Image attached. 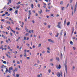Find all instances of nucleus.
I'll return each instance as SVG.
<instances>
[{
  "mask_svg": "<svg viewBox=\"0 0 77 77\" xmlns=\"http://www.w3.org/2000/svg\"><path fill=\"white\" fill-rule=\"evenodd\" d=\"M66 63H67V62L66 61L65 62L64 66H65V70L66 72V73H67V72H68V66H67V65H66Z\"/></svg>",
  "mask_w": 77,
  "mask_h": 77,
  "instance_id": "1",
  "label": "nucleus"
},
{
  "mask_svg": "<svg viewBox=\"0 0 77 77\" xmlns=\"http://www.w3.org/2000/svg\"><path fill=\"white\" fill-rule=\"evenodd\" d=\"M77 2H76V4L75 6V9H74V13L75 12V11H76V8H77Z\"/></svg>",
  "mask_w": 77,
  "mask_h": 77,
  "instance_id": "2",
  "label": "nucleus"
},
{
  "mask_svg": "<svg viewBox=\"0 0 77 77\" xmlns=\"http://www.w3.org/2000/svg\"><path fill=\"white\" fill-rule=\"evenodd\" d=\"M26 51H27V50L26 49L24 51L25 53L24 54V56L25 57H27V55H26Z\"/></svg>",
  "mask_w": 77,
  "mask_h": 77,
  "instance_id": "3",
  "label": "nucleus"
},
{
  "mask_svg": "<svg viewBox=\"0 0 77 77\" xmlns=\"http://www.w3.org/2000/svg\"><path fill=\"white\" fill-rule=\"evenodd\" d=\"M57 75L58 77H60V72H58L57 74Z\"/></svg>",
  "mask_w": 77,
  "mask_h": 77,
  "instance_id": "4",
  "label": "nucleus"
},
{
  "mask_svg": "<svg viewBox=\"0 0 77 77\" xmlns=\"http://www.w3.org/2000/svg\"><path fill=\"white\" fill-rule=\"evenodd\" d=\"M17 8L16 9H20V5H18L16 6Z\"/></svg>",
  "mask_w": 77,
  "mask_h": 77,
  "instance_id": "5",
  "label": "nucleus"
},
{
  "mask_svg": "<svg viewBox=\"0 0 77 77\" xmlns=\"http://www.w3.org/2000/svg\"><path fill=\"white\" fill-rule=\"evenodd\" d=\"M8 55H9V54H6V56H7V57H9L10 59H11V56H9Z\"/></svg>",
  "mask_w": 77,
  "mask_h": 77,
  "instance_id": "6",
  "label": "nucleus"
},
{
  "mask_svg": "<svg viewBox=\"0 0 77 77\" xmlns=\"http://www.w3.org/2000/svg\"><path fill=\"white\" fill-rule=\"evenodd\" d=\"M40 11H38V12L40 14H41V13H42V9L40 10Z\"/></svg>",
  "mask_w": 77,
  "mask_h": 77,
  "instance_id": "7",
  "label": "nucleus"
},
{
  "mask_svg": "<svg viewBox=\"0 0 77 77\" xmlns=\"http://www.w3.org/2000/svg\"><path fill=\"white\" fill-rule=\"evenodd\" d=\"M9 69L10 70H13V67L11 66L9 68Z\"/></svg>",
  "mask_w": 77,
  "mask_h": 77,
  "instance_id": "8",
  "label": "nucleus"
},
{
  "mask_svg": "<svg viewBox=\"0 0 77 77\" xmlns=\"http://www.w3.org/2000/svg\"><path fill=\"white\" fill-rule=\"evenodd\" d=\"M29 12V15H30L32 14V13H31V10H29L28 11Z\"/></svg>",
  "mask_w": 77,
  "mask_h": 77,
  "instance_id": "9",
  "label": "nucleus"
},
{
  "mask_svg": "<svg viewBox=\"0 0 77 77\" xmlns=\"http://www.w3.org/2000/svg\"><path fill=\"white\" fill-rule=\"evenodd\" d=\"M56 59L57 60L58 62H59L60 60V59L59 57H57L56 58Z\"/></svg>",
  "mask_w": 77,
  "mask_h": 77,
  "instance_id": "10",
  "label": "nucleus"
},
{
  "mask_svg": "<svg viewBox=\"0 0 77 77\" xmlns=\"http://www.w3.org/2000/svg\"><path fill=\"white\" fill-rule=\"evenodd\" d=\"M45 11H46V12H50V10H48V9L46 8V9Z\"/></svg>",
  "mask_w": 77,
  "mask_h": 77,
  "instance_id": "11",
  "label": "nucleus"
},
{
  "mask_svg": "<svg viewBox=\"0 0 77 77\" xmlns=\"http://www.w3.org/2000/svg\"><path fill=\"white\" fill-rule=\"evenodd\" d=\"M2 38H4V39H6V36H5L4 35L2 34Z\"/></svg>",
  "mask_w": 77,
  "mask_h": 77,
  "instance_id": "12",
  "label": "nucleus"
},
{
  "mask_svg": "<svg viewBox=\"0 0 77 77\" xmlns=\"http://www.w3.org/2000/svg\"><path fill=\"white\" fill-rule=\"evenodd\" d=\"M57 26V27L58 28H59V29H61V27H60V25H58Z\"/></svg>",
  "mask_w": 77,
  "mask_h": 77,
  "instance_id": "13",
  "label": "nucleus"
},
{
  "mask_svg": "<svg viewBox=\"0 0 77 77\" xmlns=\"http://www.w3.org/2000/svg\"><path fill=\"white\" fill-rule=\"evenodd\" d=\"M74 31V27H72V34L73 33Z\"/></svg>",
  "mask_w": 77,
  "mask_h": 77,
  "instance_id": "14",
  "label": "nucleus"
},
{
  "mask_svg": "<svg viewBox=\"0 0 77 77\" xmlns=\"http://www.w3.org/2000/svg\"><path fill=\"white\" fill-rule=\"evenodd\" d=\"M63 33V30H61L60 33V36H62Z\"/></svg>",
  "mask_w": 77,
  "mask_h": 77,
  "instance_id": "15",
  "label": "nucleus"
},
{
  "mask_svg": "<svg viewBox=\"0 0 77 77\" xmlns=\"http://www.w3.org/2000/svg\"><path fill=\"white\" fill-rule=\"evenodd\" d=\"M41 76H42V74L40 73V75H37V77H41Z\"/></svg>",
  "mask_w": 77,
  "mask_h": 77,
  "instance_id": "16",
  "label": "nucleus"
},
{
  "mask_svg": "<svg viewBox=\"0 0 77 77\" xmlns=\"http://www.w3.org/2000/svg\"><path fill=\"white\" fill-rule=\"evenodd\" d=\"M60 68H61V66L59 64L58 67V69H60Z\"/></svg>",
  "mask_w": 77,
  "mask_h": 77,
  "instance_id": "17",
  "label": "nucleus"
},
{
  "mask_svg": "<svg viewBox=\"0 0 77 77\" xmlns=\"http://www.w3.org/2000/svg\"><path fill=\"white\" fill-rule=\"evenodd\" d=\"M66 19H65L64 22V24L65 25L66 24Z\"/></svg>",
  "mask_w": 77,
  "mask_h": 77,
  "instance_id": "18",
  "label": "nucleus"
},
{
  "mask_svg": "<svg viewBox=\"0 0 77 77\" xmlns=\"http://www.w3.org/2000/svg\"><path fill=\"white\" fill-rule=\"evenodd\" d=\"M14 13L16 14H18V10H16L14 12Z\"/></svg>",
  "mask_w": 77,
  "mask_h": 77,
  "instance_id": "19",
  "label": "nucleus"
},
{
  "mask_svg": "<svg viewBox=\"0 0 77 77\" xmlns=\"http://www.w3.org/2000/svg\"><path fill=\"white\" fill-rule=\"evenodd\" d=\"M7 24H11V22L9 21H7L6 22Z\"/></svg>",
  "mask_w": 77,
  "mask_h": 77,
  "instance_id": "20",
  "label": "nucleus"
},
{
  "mask_svg": "<svg viewBox=\"0 0 77 77\" xmlns=\"http://www.w3.org/2000/svg\"><path fill=\"white\" fill-rule=\"evenodd\" d=\"M66 24L67 26H69V25L70 24V22H68Z\"/></svg>",
  "mask_w": 77,
  "mask_h": 77,
  "instance_id": "21",
  "label": "nucleus"
},
{
  "mask_svg": "<svg viewBox=\"0 0 77 77\" xmlns=\"http://www.w3.org/2000/svg\"><path fill=\"white\" fill-rule=\"evenodd\" d=\"M17 5H20V4H21V2H19L17 3H16Z\"/></svg>",
  "mask_w": 77,
  "mask_h": 77,
  "instance_id": "22",
  "label": "nucleus"
},
{
  "mask_svg": "<svg viewBox=\"0 0 77 77\" xmlns=\"http://www.w3.org/2000/svg\"><path fill=\"white\" fill-rule=\"evenodd\" d=\"M70 43L71 45H73V42H72V41H70Z\"/></svg>",
  "mask_w": 77,
  "mask_h": 77,
  "instance_id": "23",
  "label": "nucleus"
},
{
  "mask_svg": "<svg viewBox=\"0 0 77 77\" xmlns=\"http://www.w3.org/2000/svg\"><path fill=\"white\" fill-rule=\"evenodd\" d=\"M11 30L12 32H13L14 33H15V31L14 30H13L12 29H11Z\"/></svg>",
  "mask_w": 77,
  "mask_h": 77,
  "instance_id": "24",
  "label": "nucleus"
},
{
  "mask_svg": "<svg viewBox=\"0 0 77 77\" xmlns=\"http://www.w3.org/2000/svg\"><path fill=\"white\" fill-rule=\"evenodd\" d=\"M61 10H62V11H63V10H64V7H61Z\"/></svg>",
  "mask_w": 77,
  "mask_h": 77,
  "instance_id": "25",
  "label": "nucleus"
},
{
  "mask_svg": "<svg viewBox=\"0 0 77 77\" xmlns=\"http://www.w3.org/2000/svg\"><path fill=\"white\" fill-rule=\"evenodd\" d=\"M61 24V22H60L58 23V25H60Z\"/></svg>",
  "mask_w": 77,
  "mask_h": 77,
  "instance_id": "26",
  "label": "nucleus"
},
{
  "mask_svg": "<svg viewBox=\"0 0 77 77\" xmlns=\"http://www.w3.org/2000/svg\"><path fill=\"white\" fill-rule=\"evenodd\" d=\"M3 63L4 64H6V61H3Z\"/></svg>",
  "mask_w": 77,
  "mask_h": 77,
  "instance_id": "27",
  "label": "nucleus"
},
{
  "mask_svg": "<svg viewBox=\"0 0 77 77\" xmlns=\"http://www.w3.org/2000/svg\"><path fill=\"white\" fill-rule=\"evenodd\" d=\"M31 7L32 8H33V4H32L31 5Z\"/></svg>",
  "mask_w": 77,
  "mask_h": 77,
  "instance_id": "28",
  "label": "nucleus"
},
{
  "mask_svg": "<svg viewBox=\"0 0 77 77\" xmlns=\"http://www.w3.org/2000/svg\"><path fill=\"white\" fill-rule=\"evenodd\" d=\"M6 70L5 71V72H8V68H6Z\"/></svg>",
  "mask_w": 77,
  "mask_h": 77,
  "instance_id": "29",
  "label": "nucleus"
},
{
  "mask_svg": "<svg viewBox=\"0 0 77 77\" xmlns=\"http://www.w3.org/2000/svg\"><path fill=\"white\" fill-rule=\"evenodd\" d=\"M29 34V33H26L25 34V36H28Z\"/></svg>",
  "mask_w": 77,
  "mask_h": 77,
  "instance_id": "30",
  "label": "nucleus"
},
{
  "mask_svg": "<svg viewBox=\"0 0 77 77\" xmlns=\"http://www.w3.org/2000/svg\"><path fill=\"white\" fill-rule=\"evenodd\" d=\"M60 5H63V1H60Z\"/></svg>",
  "mask_w": 77,
  "mask_h": 77,
  "instance_id": "31",
  "label": "nucleus"
},
{
  "mask_svg": "<svg viewBox=\"0 0 77 77\" xmlns=\"http://www.w3.org/2000/svg\"><path fill=\"white\" fill-rule=\"evenodd\" d=\"M8 72L10 73V74H11V70H8Z\"/></svg>",
  "mask_w": 77,
  "mask_h": 77,
  "instance_id": "32",
  "label": "nucleus"
},
{
  "mask_svg": "<svg viewBox=\"0 0 77 77\" xmlns=\"http://www.w3.org/2000/svg\"><path fill=\"white\" fill-rule=\"evenodd\" d=\"M48 72L49 73H50L51 72V70L50 69H49L48 70Z\"/></svg>",
  "mask_w": 77,
  "mask_h": 77,
  "instance_id": "33",
  "label": "nucleus"
},
{
  "mask_svg": "<svg viewBox=\"0 0 77 77\" xmlns=\"http://www.w3.org/2000/svg\"><path fill=\"white\" fill-rule=\"evenodd\" d=\"M59 35V33H57V35L56 36H55V37H58V35Z\"/></svg>",
  "mask_w": 77,
  "mask_h": 77,
  "instance_id": "34",
  "label": "nucleus"
},
{
  "mask_svg": "<svg viewBox=\"0 0 77 77\" xmlns=\"http://www.w3.org/2000/svg\"><path fill=\"white\" fill-rule=\"evenodd\" d=\"M12 10H13V9L12 8H10L9 10V11H12Z\"/></svg>",
  "mask_w": 77,
  "mask_h": 77,
  "instance_id": "35",
  "label": "nucleus"
},
{
  "mask_svg": "<svg viewBox=\"0 0 77 77\" xmlns=\"http://www.w3.org/2000/svg\"><path fill=\"white\" fill-rule=\"evenodd\" d=\"M60 75L61 76V77H62V71H60Z\"/></svg>",
  "mask_w": 77,
  "mask_h": 77,
  "instance_id": "36",
  "label": "nucleus"
},
{
  "mask_svg": "<svg viewBox=\"0 0 77 77\" xmlns=\"http://www.w3.org/2000/svg\"><path fill=\"white\" fill-rule=\"evenodd\" d=\"M66 32H65V33L64 34V36H66Z\"/></svg>",
  "mask_w": 77,
  "mask_h": 77,
  "instance_id": "37",
  "label": "nucleus"
},
{
  "mask_svg": "<svg viewBox=\"0 0 77 77\" xmlns=\"http://www.w3.org/2000/svg\"><path fill=\"white\" fill-rule=\"evenodd\" d=\"M16 76L17 77H19V75H18V74H16Z\"/></svg>",
  "mask_w": 77,
  "mask_h": 77,
  "instance_id": "38",
  "label": "nucleus"
},
{
  "mask_svg": "<svg viewBox=\"0 0 77 77\" xmlns=\"http://www.w3.org/2000/svg\"><path fill=\"white\" fill-rule=\"evenodd\" d=\"M15 71H16L15 70H14L13 71V73H15Z\"/></svg>",
  "mask_w": 77,
  "mask_h": 77,
  "instance_id": "39",
  "label": "nucleus"
},
{
  "mask_svg": "<svg viewBox=\"0 0 77 77\" xmlns=\"http://www.w3.org/2000/svg\"><path fill=\"white\" fill-rule=\"evenodd\" d=\"M16 30H20V28H18V27H16Z\"/></svg>",
  "mask_w": 77,
  "mask_h": 77,
  "instance_id": "40",
  "label": "nucleus"
},
{
  "mask_svg": "<svg viewBox=\"0 0 77 77\" xmlns=\"http://www.w3.org/2000/svg\"><path fill=\"white\" fill-rule=\"evenodd\" d=\"M41 46V44H40L38 45V47H40Z\"/></svg>",
  "mask_w": 77,
  "mask_h": 77,
  "instance_id": "41",
  "label": "nucleus"
},
{
  "mask_svg": "<svg viewBox=\"0 0 77 77\" xmlns=\"http://www.w3.org/2000/svg\"><path fill=\"white\" fill-rule=\"evenodd\" d=\"M48 41H49V42H51V39H48Z\"/></svg>",
  "mask_w": 77,
  "mask_h": 77,
  "instance_id": "42",
  "label": "nucleus"
},
{
  "mask_svg": "<svg viewBox=\"0 0 77 77\" xmlns=\"http://www.w3.org/2000/svg\"><path fill=\"white\" fill-rule=\"evenodd\" d=\"M48 9H51V7H50V6H48Z\"/></svg>",
  "mask_w": 77,
  "mask_h": 77,
  "instance_id": "43",
  "label": "nucleus"
},
{
  "mask_svg": "<svg viewBox=\"0 0 77 77\" xmlns=\"http://www.w3.org/2000/svg\"><path fill=\"white\" fill-rule=\"evenodd\" d=\"M8 2L9 3H11V0H8Z\"/></svg>",
  "mask_w": 77,
  "mask_h": 77,
  "instance_id": "44",
  "label": "nucleus"
},
{
  "mask_svg": "<svg viewBox=\"0 0 77 77\" xmlns=\"http://www.w3.org/2000/svg\"><path fill=\"white\" fill-rule=\"evenodd\" d=\"M73 1V0H70V3H72V2Z\"/></svg>",
  "mask_w": 77,
  "mask_h": 77,
  "instance_id": "45",
  "label": "nucleus"
},
{
  "mask_svg": "<svg viewBox=\"0 0 77 77\" xmlns=\"http://www.w3.org/2000/svg\"><path fill=\"white\" fill-rule=\"evenodd\" d=\"M73 50H75V47H73Z\"/></svg>",
  "mask_w": 77,
  "mask_h": 77,
  "instance_id": "46",
  "label": "nucleus"
},
{
  "mask_svg": "<svg viewBox=\"0 0 77 77\" xmlns=\"http://www.w3.org/2000/svg\"><path fill=\"white\" fill-rule=\"evenodd\" d=\"M51 17H54V16H53V14H51Z\"/></svg>",
  "mask_w": 77,
  "mask_h": 77,
  "instance_id": "47",
  "label": "nucleus"
},
{
  "mask_svg": "<svg viewBox=\"0 0 77 77\" xmlns=\"http://www.w3.org/2000/svg\"><path fill=\"white\" fill-rule=\"evenodd\" d=\"M5 15H6V14H4L2 15V17H3V16H5Z\"/></svg>",
  "mask_w": 77,
  "mask_h": 77,
  "instance_id": "48",
  "label": "nucleus"
},
{
  "mask_svg": "<svg viewBox=\"0 0 77 77\" xmlns=\"http://www.w3.org/2000/svg\"><path fill=\"white\" fill-rule=\"evenodd\" d=\"M11 23L12 24H14V22L13 21V20H11Z\"/></svg>",
  "mask_w": 77,
  "mask_h": 77,
  "instance_id": "49",
  "label": "nucleus"
},
{
  "mask_svg": "<svg viewBox=\"0 0 77 77\" xmlns=\"http://www.w3.org/2000/svg\"><path fill=\"white\" fill-rule=\"evenodd\" d=\"M49 34L51 36H52V35H53V34L52 33H49Z\"/></svg>",
  "mask_w": 77,
  "mask_h": 77,
  "instance_id": "50",
  "label": "nucleus"
},
{
  "mask_svg": "<svg viewBox=\"0 0 77 77\" xmlns=\"http://www.w3.org/2000/svg\"><path fill=\"white\" fill-rule=\"evenodd\" d=\"M60 56H61V57H62L63 55H62V53H60Z\"/></svg>",
  "mask_w": 77,
  "mask_h": 77,
  "instance_id": "51",
  "label": "nucleus"
},
{
  "mask_svg": "<svg viewBox=\"0 0 77 77\" xmlns=\"http://www.w3.org/2000/svg\"><path fill=\"white\" fill-rule=\"evenodd\" d=\"M15 70H16V71H17V70H18V69L17 68H15Z\"/></svg>",
  "mask_w": 77,
  "mask_h": 77,
  "instance_id": "52",
  "label": "nucleus"
},
{
  "mask_svg": "<svg viewBox=\"0 0 77 77\" xmlns=\"http://www.w3.org/2000/svg\"><path fill=\"white\" fill-rule=\"evenodd\" d=\"M38 7L40 8V5L39 4H38Z\"/></svg>",
  "mask_w": 77,
  "mask_h": 77,
  "instance_id": "53",
  "label": "nucleus"
},
{
  "mask_svg": "<svg viewBox=\"0 0 77 77\" xmlns=\"http://www.w3.org/2000/svg\"><path fill=\"white\" fill-rule=\"evenodd\" d=\"M20 57L21 58L22 57V56H23V54H22L21 55H20Z\"/></svg>",
  "mask_w": 77,
  "mask_h": 77,
  "instance_id": "54",
  "label": "nucleus"
},
{
  "mask_svg": "<svg viewBox=\"0 0 77 77\" xmlns=\"http://www.w3.org/2000/svg\"><path fill=\"white\" fill-rule=\"evenodd\" d=\"M56 68H57V69H58V65H57L56 66Z\"/></svg>",
  "mask_w": 77,
  "mask_h": 77,
  "instance_id": "55",
  "label": "nucleus"
},
{
  "mask_svg": "<svg viewBox=\"0 0 77 77\" xmlns=\"http://www.w3.org/2000/svg\"><path fill=\"white\" fill-rule=\"evenodd\" d=\"M24 40H26V37L25 36L24 37Z\"/></svg>",
  "mask_w": 77,
  "mask_h": 77,
  "instance_id": "56",
  "label": "nucleus"
},
{
  "mask_svg": "<svg viewBox=\"0 0 77 77\" xmlns=\"http://www.w3.org/2000/svg\"><path fill=\"white\" fill-rule=\"evenodd\" d=\"M1 20V21H3V22H4V21H5L4 19H2Z\"/></svg>",
  "mask_w": 77,
  "mask_h": 77,
  "instance_id": "57",
  "label": "nucleus"
},
{
  "mask_svg": "<svg viewBox=\"0 0 77 77\" xmlns=\"http://www.w3.org/2000/svg\"><path fill=\"white\" fill-rule=\"evenodd\" d=\"M51 42H52L53 43H54V41L53 40H51Z\"/></svg>",
  "mask_w": 77,
  "mask_h": 77,
  "instance_id": "58",
  "label": "nucleus"
},
{
  "mask_svg": "<svg viewBox=\"0 0 77 77\" xmlns=\"http://www.w3.org/2000/svg\"><path fill=\"white\" fill-rule=\"evenodd\" d=\"M53 61V58H52L51 59H50V61L52 62Z\"/></svg>",
  "mask_w": 77,
  "mask_h": 77,
  "instance_id": "59",
  "label": "nucleus"
},
{
  "mask_svg": "<svg viewBox=\"0 0 77 77\" xmlns=\"http://www.w3.org/2000/svg\"><path fill=\"white\" fill-rule=\"evenodd\" d=\"M5 14H6L7 15V14H8V12H5Z\"/></svg>",
  "mask_w": 77,
  "mask_h": 77,
  "instance_id": "60",
  "label": "nucleus"
},
{
  "mask_svg": "<svg viewBox=\"0 0 77 77\" xmlns=\"http://www.w3.org/2000/svg\"><path fill=\"white\" fill-rule=\"evenodd\" d=\"M75 38H76L75 37H72L73 39H75Z\"/></svg>",
  "mask_w": 77,
  "mask_h": 77,
  "instance_id": "61",
  "label": "nucleus"
},
{
  "mask_svg": "<svg viewBox=\"0 0 77 77\" xmlns=\"http://www.w3.org/2000/svg\"><path fill=\"white\" fill-rule=\"evenodd\" d=\"M45 51H43L42 52V53L44 54V53H45Z\"/></svg>",
  "mask_w": 77,
  "mask_h": 77,
  "instance_id": "62",
  "label": "nucleus"
},
{
  "mask_svg": "<svg viewBox=\"0 0 77 77\" xmlns=\"http://www.w3.org/2000/svg\"><path fill=\"white\" fill-rule=\"evenodd\" d=\"M44 24L45 25V26H46V25H47V23H44Z\"/></svg>",
  "mask_w": 77,
  "mask_h": 77,
  "instance_id": "63",
  "label": "nucleus"
},
{
  "mask_svg": "<svg viewBox=\"0 0 77 77\" xmlns=\"http://www.w3.org/2000/svg\"><path fill=\"white\" fill-rule=\"evenodd\" d=\"M17 63L18 64H20V63L18 61H17Z\"/></svg>",
  "mask_w": 77,
  "mask_h": 77,
  "instance_id": "64",
  "label": "nucleus"
}]
</instances>
